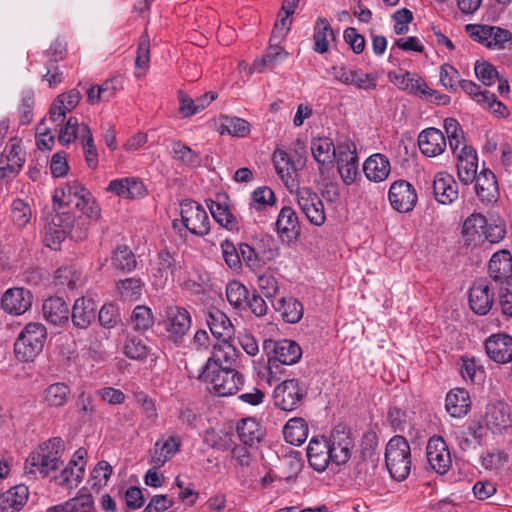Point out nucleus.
<instances>
[{"label":"nucleus","mask_w":512,"mask_h":512,"mask_svg":"<svg viewBox=\"0 0 512 512\" xmlns=\"http://www.w3.org/2000/svg\"><path fill=\"white\" fill-rule=\"evenodd\" d=\"M124 352L131 359L141 360L147 357L148 349L142 339L132 337L126 341Z\"/></svg>","instance_id":"obj_58"},{"label":"nucleus","mask_w":512,"mask_h":512,"mask_svg":"<svg viewBox=\"0 0 512 512\" xmlns=\"http://www.w3.org/2000/svg\"><path fill=\"white\" fill-rule=\"evenodd\" d=\"M69 305L60 297H50L43 303L45 319L54 325H62L69 320Z\"/></svg>","instance_id":"obj_27"},{"label":"nucleus","mask_w":512,"mask_h":512,"mask_svg":"<svg viewBox=\"0 0 512 512\" xmlns=\"http://www.w3.org/2000/svg\"><path fill=\"white\" fill-rule=\"evenodd\" d=\"M498 289L501 311L507 317H512V282L500 285Z\"/></svg>","instance_id":"obj_64"},{"label":"nucleus","mask_w":512,"mask_h":512,"mask_svg":"<svg viewBox=\"0 0 512 512\" xmlns=\"http://www.w3.org/2000/svg\"><path fill=\"white\" fill-rule=\"evenodd\" d=\"M445 407L452 417H461L467 414L470 409L468 392L462 388L451 390L446 396Z\"/></svg>","instance_id":"obj_35"},{"label":"nucleus","mask_w":512,"mask_h":512,"mask_svg":"<svg viewBox=\"0 0 512 512\" xmlns=\"http://www.w3.org/2000/svg\"><path fill=\"white\" fill-rule=\"evenodd\" d=\"M236 430L239 440L249 447L258 444L264 436L259 423L254 418L241 419L237 424Z\"/></svg>","instance_id":"obj_34"},{"label":"nucleus","mask_w":512,"mask_h":512,"mask_svg":"<svg viewBox=\"0 0 512 512\" xmlns=\"http://www.w3.org/2000/svg\"><path fill=\"white\" fill-rule=\"evenodd\" d=\"M444 129L448 137L449 147L456 154L464 138L460 124L454 118H446L444 120Z\"/></svg>","instance_id":"obj_51"},{"label":"nucleus","mask_w":512,"mask_h":512,"mask_svg":"<svg viewBox=\"0 0 512 512\" xmlns=\"http://www.w3.org/2000/svg\"><path fill=\"white\" fill-rule=\"evenodd\" d=\"M32 299L33 296L29 290L11 288L3 294L1 305L4 311L13 315H21L31 307Z\"/></svg>","instance_id":"obj_16"},{"label":"nucleus","mask_w":512,"mask_h":512,"mask_svg":"<svg viewBox=\"0 0 512 512\" xmlns=\"http://www.w3.org/2000/svg\"><path fill=\"white\" fill-rule=\"evenodd\" d=\"M65 208L62 203H58L55 215L45 227L44 241L50 248L56 249L65 240L67 231L75 222L76 217Z\"/></svg>","instance_id":"obj_5"},{"label":"nucleus","mask_w":512,"mask_h":512,"mask_svg":"<svg viewBox=\"0 0 512 512\" xmlns=\"http://www.w3.org/2000/svg\"><path fill=\"white\" fill-rule=\"evenodd\" d=\"M60 461L54 455H49V452H45L41 448H37L30 453L25 462V473L30 475L32 478L47 477L51 471H55L59 468Z\"/></svg>","instance_id":"obj_9"},{"label":"nucleus","mask_w":512,"mask_h":512,"mask_svg":"<svg viewBox=\"0 0 512 512\" xmlns=\"http://www.w3.org/2000/svg\"><path fill=\"white\" fill-rule=\"evenodd\" d=\"M475 191L482 203L491 204L498 200L499 189L494 173L483 169L475 180Z\"/></svg>","instance_id":"obj_23"},{"label":"nucleus","mask_w":512,"mask_h":512,"mask_svg":"<svg viewBox=\"0 0 512 512\" xmlns=\"http://www.w3.org/2000/svg\"><path fill=\"white\" fill-rule=\"evenodd\" d=\"M306 396V389L297 379L284 380L273 392V402L283 411H293Z\"/></svg>","instance_id":"obj_7"},{"label":"nucleus","mask_w":512,"mask_h":512,"mask_svg":"<svg viewBox=\"0 0 512 512\" xmlns=\"http://www.w3.org/2000/svg\"><path fill=\"white\" fill-rule=\"evenodd\" d=\"M418 144L421 152L434 157L441 154L446 148V139L444 134L436 128L423 130L418 136Z\"/></svg>","instance_id":"obj_24"},{"label":"nucleus","mask_w":512,"mask_h":512,"mask_svg":"<svg viewBox=\"0 0 512 512\" xmlns=\"http://www.w3.org/2000/svg\"><path fill=\"white\" fill-rule=\"evenodd\" d=\"M276 228L280 235H286L290 239H296L300 235L298 216L293 208L285 206L280 210Z\"/></svg>","instance_id":"obj_32"},{"label":"nucleus","mask_w":512,"mask_h":512,"mask_svg":"<svg viewBox=\"0 0 512 512\" xmlns=\"http://www.w3.org/2000/svg\"><path fill=\"white\" fill-rule=\"evenodd\" d=\"M275 203V195L269 187H258L252 193V203L257 210H261L266 205H273Z\"/></svg>","instance_id":"obj_62"},{"label":"nucleus","mask_w":512,"mask_h":512,"mask_svg":"<svg viewBox=\"0 0 512 512\" xmlns=\"http://www.w3.org/2000/svg\"><path fill=\"white\" fill-rule=\"evenodd\" d=\"M338 172L347 185L352 184L357 176L358 157L355 149L349 144L338 145L337 147Z\"/></svg>","instance_id":"obj_15"},{"label":"nucleus","mask_w":512,"mask_h":512,"mask_svg":"<svg viewBox=\"0 0 512 512\" xmlns=\"http://www.w3.org/2000/svg\"><path fill=\"white\" fill-rule=\"evenodd\" d=\"M487 355L497 363L512 361V337L507 334L490 336L485 343Z\"/></svg>","instance_id":"obj_18"},{"label":"nucleus","mask_w":512,"mask_h":512,"mask_svg":"<svg viewBox=\"0 0 512 512\" xmlns=\"http://www.w3.org/2000/svg\"><path fill=\"white\" fill-rule=\"evenodd\" d=\"M457 174L460 181L464 184L472 183L476 180L478 159L476 151L467 145H463L457 154Z\"/></svg>","instance_id":"obj_20"},{"label":"nucleus","mask_w":512,"mask_h":512,"mask_svg":"<svg viewBox=\"0 0 512 512\" xmlns=\"http://www.w3.org/2000/svg\"><path fill=\"white\" fill-rule=\"evenodd\" d=\"M47 339L46 327L38 322L28 323L14 343V353L17 359L32 361L44 347Z\"/></svg>","instance_id":"obj_3"},{"label":"nucleus","mask_w":512,"mask_h":512,"mask_svg":"<svg viewBox=\"0 0 512 512\" xmlns=\"http://www.w3.org/2000/svg\"><path fill=\"white\" fill-rule=\"evenodd\" d=\"M474 70L477 78L485 86H490L496 79H499L497 70L487 62H476Z\"/></svg>","instance_id":"obj_60"},{"label":"nucleus","mask_w":512,"mask_h":512,"mask_svg":"<svg viewBox=\"0 0 512 512\" xmlns=\"http://www.w3.org/2000/svg\"><path fill=\"white\" fill-rule=\"evenodd\" d=\"M30 217V207L21 199L14 200L12 204V219L14 223L22 227L29 222Z\"/></svg>","instance_id":"obj_63"},{"label":"nucleus","mask_w":512,"mask_h":512,"mask_svg":"<svg viewBox=\"0 0 512 512\" xmlns=\"http://www.w3.org/2000/svg\"><path fill=\"white\" fill-rule=\"evenodd\" d=\"M80 99L81 94L75 88L58 95L49 110L50 120L56 125L63 123L66 114L78 105Z\"/></svg>","instance_id":"obj_19"},{"label":"nucleus","mask_w":512,"mask_h":512,"mask_svg":"<svg viewBox=\"0 0 512 512\" xmlns=\"http://www.w3.org/2000/svg\"><path fill=\"white\" fill-rule=\"evenodd\" d=\"M205 379L214 392L221 397L236 394L244 384V377L235 368L223 366L221 369L205 371Z\"/></svg>","instance_id":"obj_4"},{"label":"nucleus","mask_w":512,"mask_h":512,"mask_svg":"<svg viewBox=\"0 0 512 512\" xmlns=\"http://www.w3.org/2000/svg\"><path fill=\"white\" fill-rule=\"evenodd\" d=\"M483 233L485 235V238L490 243L500 242L506 234V226L504 220L498 218L496 220H493V222L491 223L487 222V226L484 228Z\"/></svg>","instance_id":"obj_61"},{"label":"nucleus","mask_w":512,"mask_h":512,"mask_svg":"<svg viewBox=\"0 0 512 512\" xmlns=\"http://www.w3.org/2000/svg\"><path fill=\"white\" fill-rule=\"evenodd\" d=\"M285 440L295 446L301 445L308 436V427L302 418L290 419L283 429Z\"/></svg>","instance_id":"obj_39"},{"label":"nucleus","mask_w":512,"mask_h":512,"mask_svg":"<svg viewBox=\"0 0 512 512\" xmlns=\"http://www.w3.org/2000/svg\"><path fill=\"white\" fill-rule=\"evenodd\" d=\"M228 133L235 137H245L250 132V124L238 117H224L221 124V134Z\"/></svg>","instance_id":"obj_47"},{"label":"nucleus","mask_w":512,"mask_h":512,"mask_svg":"<svg viewBox=\"0 0 512 512\" xmlns=\"http://www.w3.org/2000/svg\"><path fill=\"white\" fill-rule=\"evenodd\" d=\"M112 266L121 272H130L136 267L134 253L127 246H118L112 254Z\"/></svg>","instance_id":"obj_44"},{"label":"nucleus","mask_w":512,"mask_h":512,"mask_svg":"<svg viewBox=\"0 0 512 512\" xmlns=\"http://www.w3.org/2000/svg\"><path fill=\"white\" fill-rule=\"evenodd\" d=\"M288 57V52L279 45L268 47L265 54L253 62L251 73L253 71L263 72L264 68L273 69L282 63Z\"/></svg>","instance_id":"obj_37"},{"label":"nucleus","mask_w":512,"mask_h":512,"mask_svg":"<svg viewBox=\"0 0 512 512\" xmlns=\"http://www.w3.org/2000/svg\"><path fill=\"white\" fill-rule=\"evenodd\" d=\"M388 76L401 89L407 91L408 93L419 95L426 100L436 94V91L429 88L421 78H413L409 72H405L401 75L389 72Z\"/></svg>","instance_id":"obj_26"},{"label":"nucleus","mask_w":512,"mask_h":512,"mask_svg":"<svg viewBox=\"0 0 512 512\" xmlns=\"http://www.w3.org/2000/svg\"><path fill=\"white\" fill-rule=\"evenodd\" d=\"M375 466L370 465L366 460L359 461L353 469V478L357 485L370 488L374 485Z\"/></svg>","instance_id":"obj_48"},{"label":"nucleus","mask_w":512,"mask_h":512,"mask_svg":"<svg viewBox=\"0 0 512 512\" xmlns=\"http://www.w3.org/2000/svg\"><path fill=\"white\" fill-rule=\"evenodd\" d=\"M273 163L276 172L287 186H289V180L294 182L293 175L298 168L285 151L280 149L275 150L273 153Z\"/></svg>","instance_id":"obj_40"},{"label":"nucleus","mask_w":512,"mask_h":512,"mask_svg":"<svg viewBox=\"0 0 512 512\" xmlns=\"http://www.w3.org/2000/svg\"><path fill=\"white\" fill-rule=\"evenodd\" d=\"M390 170L388 158L380 153L371 155L363 166L365 176L374 182L384 181L388 177Z\"/></svg>","instance_id":"obj_29"},{"label":"nucleus","mask_w":512,"mask_h":512,"mask_svg":"<svg viewBox=\"0 0 512 512\" xmlns=\"http://www.w3.org/2000/svg\"><path fill=\"white\" fill-rule=\"evenodd\" d=\"M84 475L85 464H81L79 467L65 466L53 479L59 486L75 488L82 482Z\"/></svg>","instance_id":"obj_42"},{"label":"nucleus","mask_w":512,"mask_h":512,"mask_svg":"<svg viewBox=\"0 0 512 512\" xmlns=\"http://www.w3.org/2000/svg\"><path fill=\"white\" fill-rule=\"evenodd\" d=\"M28 500V488L17 485L0 495V512H18Z\"/></svg>","instance_id":"obj_28"},{"label":"nucleus","mask_w":512,"mask_h":512,"mask_svg":"<svg viewBox=\"0 0 512 512\" xmlns=\"http://www.w3.org/2000/svg\"><path fill=\"white\" fill-rule=\"evenodd\" d=\"M276 311L281 313L283 320L287 323L295 324L303 317V305L293 297L281 298L274 305Z\"/></svg>","instance_id":"obj_38"},{"label":"nucleus","mask_w":512,"mask_h":512,"mask_svg":"<svg viewBox=\"0 0 512 512\" xmlns=\"http://www.w3.org/2000/svg\"><path fill=\"white\" fill-rule=\"evenodd\" d=\"M166 331L170 339L178 342L191 328L189 312L179 306H168L165 310Z\"/></svg>","instance_id":"obj_11"},{"label":"nucleus","mask_w":512,"mask_h":512,"mask_svg":"<svg viewBox=\"0 0 512 512\" xmlns=\"http://www.w3.org/2000/svg\"><path fill=\"white\" fill-rule=\"evenodd\" d=\"M512 419L509 406L502 402L488 405L486 412V423L492 429L502 431L511 425Z\"/></svg>","instance_id":"obj_30"},{"label":"nucleus","mask_w":512,"mask_h":512,"mask_svg":"<svg viewBox=\"0 0 512 512\" xmlns=\"http://www.w3.org/2000/svg\"><path fill=\"white\" fill-rule=\"evenodd\" d=\"M97 305L91 298L81 297L75 300L71 311V320L75 327L88 328L96 317Z\"/></svg>","instance_id":"obj_25"},{"label":"nucleus","mask_w":512,"mask_h":512,"mask_svg":"<svg viewBox=\"0 0 512 512\" xmlns=\"http://www.w3.org/2000/svg\"><path fill=\"white\" fill-rule=\"evenodd\" d=\"M335 40L334 31L326 18L320 17L316 20L313 32V50L316 53L324 54L329 51L330 41Z\"/></svg>","instance_id":"obj_31"},{"label":"nucleus","mask_w":512,"mask_h":512,"mask_svg":"<svg viewBox=\"0 0 512 512\" xmlns=\"http://www.w3.org/2000/svg\"><path fill=\"white\" fill-rule=\"evenodd\" d=\"M131 324L134 330L139 332H145L150 329L154 324L151 309L144 305L136 306L131 315Z\"/></svg>","instance_id":"obj_45"},{"label":"nucleus","mask_w":512,"mask_h":512,"mask_svg":"<svg viewBox=\"0 0 512 512\" xmlns=\"http://www.w3.org/2000/svg\"><path fill=\"white\" fill-rule=\"evenodd\" d=\"M487 226V219L480 213H473L463 223L462 233L471 241Z\"/></svg>","instance_id":"obj_53"},{"label":"nucleus","mask_w":512,"mask_h":512,"mask_svg":"<svg viewBox=\"0 0 512 512\" xmlns=\"http://www.w3.org/2000/svg\"><path fill=\"white\" fill-rule=\"evenodd\" d=\"M428 463L439 474L446 473L451 467V455L447 444L440 436H433L429 439L426 447Z\"/></svg>","instance_id":"obj_12"},{"label":"nucleus","mask_w":512,"mask_h":512,"mask_svg":"<svg viewBox=\"0 0 512 512\" xmlns=\"http://www.w3.org/2000/svg\"><path fill=\"white\" fill-rule=\"evenodd\" d=\"M307 457L310 466L317 472H323L332 463L331 455L329 454V443L324 437H314L309 442L307 448Z\"/></svg>","instance_id":"obj_21"},{"label":"nucleus","mask_w":512,"mask_h":512,"mask_svg":"<svg viewBox=\"0 0 512 512\" xmlns=\"http://www.w3.org/2000/svg\"><path fill=\"white\" fill-rule=\"evenodd\" d=\"M237 351L233 345L226 340H223L221 344L214 345L213 356L208 360L206 369H221L223 366L232 367L236 361Z\"/></svg>","instance_id":"obj_33"},{"label":"nucleus","mask_w":512,"mask_h":512,"mask_svg":"<svg viewBox=\"0 0 512 512\" xmlns=\"http://www.w3.org/2000/svg\"><path fill=\"white\" fill-rule=\"evenodd\" d=\"M180 215L183 225L192 234L204 236L209 233V217L199 203L192 200L182 201L180 203Z\"/></svg>","instance_id":"obj_6"},{"label":"nucleus","mask_w":512,"mask_h":512,"mask_svg":"<svg viewBox=\"0 0 512 512\" xmlns=\"http://www.w3.org/2000/svg\"><path fill=\"white\" fill-rule=\"evenodd\" d=\"M433 194L437 202L448 205L458 198V184L447 173H438L433 181Z\"/></svg>","instance_id":"obj_22"},{"label":"nucleus","mask_w":512,"mask_h":512,"mask_svg":"<svg viewBox=\"0 0 512 512\" xmlns=\"http://www.w3.org/2000/svg\"><path fill=\"white\" fill-rule=\"evenodd\" d=\"M22 149L17 144H12L7 153V165L1 168L2 177L7 176V172L16 174L24 164V158L21 156Z\"/></svg>","instance_id":"obj_55"},{"label":"nucleus","mask_w":512,"mask_h":512,"mask_svg":"<svg viewBox=\"0 0 512 512\" xmlns=\"http://www.w3.org/2000/svg\"><path fill=\"white\" fill-rule=\"evenodd\" d=\"M263 350L268 356L267 369L269 372V382H271L272 379H278L277 375L282 373V365L295 364L302 356L300 346L296 342L288 339L280 341L267 339L263 342Z\"/></svg>","instance_id":"obj_1"},{"label":"nucleus","mask_w":512,"mask_h":512,"mask_svg":"<svg viewBox=\"0 0 512 512\" xmlns=\"http://www.w3.org/2000/svg\"><path fill=\"white\" fill-rule=\"evenodd\" d=\"M112 474V466L107 461H100L93 468L89 482L93 488L99 489L106 485Z\"/></svg>","instance_id":"obj_54"},{"label":"nucleus","mask_w":512,"mask_h":512,"mask_svg":"<svg viewBox=\"0 0 512 512\" xmlns=\"http://www.w3.org/2000/svg\"><path fill=\"white\" fill-rule=\"evenodd\" d=\"M385 464L393 479L403 481L409 476L412 466L411 449L403 436L396 435L387 443Z\"/></svg>","instance_id":"obj_2"},{"label":"nucleus","mask_w":512,"mask_h":512,"mask_svg":"<svg viewBox=\"0 0 512 512\" xmlns=\"http://www.w3.org/2000/svg\"><path fill=\"white\" fill-rule=\"evenodd\" d=\"M70 395V388L65 383H54L44 391V403L49 407H62Z\"/></svg>","instance_id":"obj_43"},{"label":"nucleus","mask_w":512,"mask_h":512,"mask_svg":"<svg viewBox=\"0 0 512 512\" xmlns=\"http://www.w3.org/2000/svg\"><path fill=\"white\" fill-rule=\"evenodd\" d=\"M150 61V41L147 33H144L138 43L135 67L138 69H147Z\"/></svg>","instance_id":"obj_59"},{"label":"nucleus","mask_w":512,"mask_h":512,"mask_svg":"<svg viewBox=\"0 0 512 512\" xmlns=\"http://www.w3.org/2000/svg\"><path fill=\"white\" fill-rule=\"evenodd\" d=\"M494 303V294L486 279H478L469 290L470 308L479 315H486Z\"/></svg>","instance_id":"obj_14"},{"label":"nucleus","mask_w":512,"mask_h":512,"mask_svg":"<svg viewBox=\"0 0 512 512\" xmlns=\"http://www.w3.org/2000/svg\"><path fill=\"white\" fill-rule=\"evenodd\" d=\"M172 153L175 160L181 161L187 166L198 167L201 165L199 154L181 142L174 143Z\"/></svg>","instance_id":"obj_50"},{"label":"nucleus","mask_w":512,"mask_h":512,"mask_svg":"<svg viewBox=\"0 0 512 512\" xmlns=\"http://www.w3.org/2000/svg\"><path fill=\"white\" fill-rule=\"evenodd\" d=\"M226 297L234 308H243L249 297L248 289L238 281H231L226 287Z\"/></svg>","instance_id":"obj_46"},{"label":"nucleus","mask_w":512,"mask_h":512,"mask_svg":"<svg viewBox=\"0 0 512 512\" xmlns=\"http://www.w3.org/2000/svg\"><path fill=\"white\" fill-rule=\"evenodd\" d=\"M311 152L319 164L330 162L332 157L337 158V148L334 147L331 139L325 137L312 140Z\"/></svg>","instance_id":"obj_41"},{"label":"nucleus","mask_w":512,"mask_h":512,"mask_svg":"<svg viewBox=\"0 0 512 512\" xmlns=\"http://www.w3.org/2000/svg\"><path fill=\"white\" fill-rule=\"evenodd\" d=\"M488 272L497 286L512 282L511 253L508 250H500L494 253L489 261Z\"/></svg>","instance_id":"obj_13"},{"label":"nucleus","mask_w":512,"mask_h":512,"mask_svg":"<svg viewBox=\"0 0 512 512\" xmlns=\"http://www.w3.org/2000/svg\"><path fill=\"white\" fill-rule=\"evenodd\" d=\"M210 211L215 221L220 225L226 227L229 230L238 229L236 218L230 212L227 206L213 202L212 206H210Z\"/></svg>","instance_id":"obj_52"},{"label":"nucleus","mask_w":512,"mask_h":512,"mask_svg":"<svg viewBox=\"0 0 512 512\" xmlns=\"http://www.w3.org/2000/svg\"><path fill=\"white\" fill-rule=\"evenodd\" d=\"M207 325L213 336L216 338H229L232 334L233 327L230 319L220 310L215 309L208 313Z\"/></svg>","instance_id":"obj_36"},{"label":"nucleus","mask_w":512,"mask_h":512,"mask_svg":"<svg viewBox=\"0 0 512 512\" xmlns=\"http://www.w3.org/2000/svg\"><path fill=\"white\" fill-rule=\"evenodd\" d=\"M98 320L104 328L111 329L115 327L121 321L118 307L112 303L103 305L99 311Z\"/></svg>","instance_id":"obj_56"},{"label":"nucleus","mask_w":512,"mask_h":512,"mask_svg":"<svg viewBox=\"0 0 512 512\" xmlns=\"http://www.w3.org/2000/svg\"><path fill=\"white\" fill-rule=\"evenodd\" d=\"M72 205L80 210L86 218L98 219L100 216V208L87 190L77 196Z\"/></svg>","instance_id":"obj_49"},{"label":"nucleus","mask_w":512,"mask_h":512,"mask_svg":"<svg viewBox=\"0 0 512 512\" xmlns=\"http://www.w3.org/2000/svg\"><path fill=\"white\" fill-rule=\"evenodd\" d=\"M327 442L329 443V454L332 463L336 465L345 464L351 456L350 451L353 446L349 435L344 430L334 429Z\"/></svg>","instance_id":"obj_17"},{"label":"nucleus","mask_w":512,"mask_h":512,"mask_svg":"<svg viewBox=\"0 0 512 512\" xmlns=\"http://www.w3.org/2000/svg\"><path fill=\"white\" fill-rule=\"evenodd\" d=\"M388 198L391 206L398 212L411 211L417 202L414 187L406 180H397L390 186Z\"/></svg>","instance_id":"obj_10"},{"label":"nucleus","mask_w":512,"mask_h":512,"mask_svg":"<svg viewBox=\"0 0 512 512\" xmlns=\"http://www.w3.org/2000/svg\"><path fill=\"white\" fill-rule=\"evenodd\" d=\"M86 189L79 183L74 182L72 184H68L64 189L61 190V196L58 195V191H56L53 199L54 202L62 203L64 206L72 205L77 196L81 195L85 192Z\"/></svg>","instance_id":"obj_57"},{"label":"nucleus","mask_w":512,"mask_h":512,"mask_svg":"<svg viewBox=\"0 0 512 512\" xmlns=\"http://www.w3.org/2000/svg\"><path fill=\"white\" fill-rule=\"evenodd\" d=\"M296 201L308 221L321 226L326 220L324 204L318 194L308 187H299L296 190Z\"/></svg>","instance_id":"obj_8"}]
</instances>
